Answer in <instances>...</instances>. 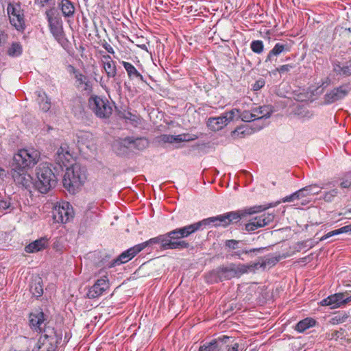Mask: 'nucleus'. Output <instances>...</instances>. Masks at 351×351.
<instances>
[{
  "mask_svg": "<svg viewBox=\"0 0 351 351\" xmlns=\"http://www.w3.org/2000/svg\"><path fill=\"white\" fill-rule=\"evenodd\" d=\"M59 8L65 17L73 16L75 13V7L69 0H62L59 3Z\"/></svg>",
  "mask_w": 351,
  "mask_h": 351,
  "instance_id": "nucleus-34",
  "label": "nucleus"
},
{
  "mask_svg": "<svg viewBox=\"0 0 351 351\" xmlns=\"http://www.w3.org/2000/svg\"><path fill=\"white\" fill-rule=\"evenodd\" d=\"M70 68L71 71H72L75 74V77L76 79V82L77 83L78 87L81 88L83 90L88 92L90 91L92 86L90 81L88 80V77L85 75L76 70L75 67L70 66Z\"/></svg>",
  "mask_w": 351,
  "mask_h": 351,
  "instance_id": "nucleus-26",
  "label": "nucleus"
},
{
  "mask_svg": "<svg viewBox=\"0 0 351 351\" xmlns=\"http://www.w3.org/2000/svg\"><path fill=\"white\" fill-rule=\"evenodd\" d=\"M349 90L348 86L346 85L335 88L324 95V102L330 104L340 100L348 95Z\"/></svg>",
  "mask_w": 351,
  "mask_h": 351,
  "instance_id": "nucleus-18",
  "label": "nucleus"
},
{
  "mask_svg": "<svg viewBox=\"0 0 351 351\" xmlns=\"http://www.w3.org/2000/svg\"><path fill=\"white\" fill-rule=\"evenodd\" d=\"M275 218L274 213H263L252 219L245 226V230L253 232L258 228L265 227L271 223Z\"/></svg>",
  "mask_w": 351,
  "mask_h": 351,
  "instance_id": "nucleus-13",
  "label": "nucleus"
},
{
  "mask_svg": "<svg viewBox=\"0 0 351 351\" xmlns=\"http://www.w3.org/2000/svg\"><path fill=\"white\" fill-rule=\"evenodd\" d=\"M4 174V170L0 167V177Z\"/></svg>",
  "mask_w": 351,
  "mask_h": 351,
  "instance_id": "nucleus-64",
  "label": "nucleus"
},
{
  "mask_svg": "<svg viewBox=\"0 0 351 351\" xmlns=\"http://www.w3.org/2000/svg\"><path fill=\"white\" fill-rule=\"evenodd\" d=\"M239 242V241L234 239L227 240L226 241V247H228L229 249L236 250L239 247L238 245Z\"/></svg>",
  "mask_w": 351,
  "mask_h": 351,
  "instance_id": "nucleus-54",
  "label": "nucleus"
},
{
  "mask_svg": "<svg viewBox=\"0 0 351 351\" xmlns=\"http://www.w3.org/2000/svg\"><path fill=\"white\" fill-rule=\"evenodd\" d=\"M125 119L126 120L130 121V122L135 127H137L138 125H141L142 122V119L138 115L132 114L130 112H128L125 114Z\"/></svg>",
  "mask_w": 351,
  "mask_h": 351,
  "instance_id": "nucleus-45",
  "label": "nucleus"
},
{
  "mask_svg": "<svg viewBox=\"0 0 351 351\" xmlns=\"http://www.w3.org/2000/svg\"><path fill=\"white\" fill-rule=\"evenodd\" d=\"M252 269V265L241 263H230L226 266L219 267L217 273L219 280L223 281L234 278H239L243 274L248 273Z\"/></svg>",
  "mask_w": 351,
  "mask_h": 351,
  "instance_id": "nucleus-7",
  "label": "nucleus"
},
{
  "mask_svg": "<svg viewBox=\"0 0 351 351\" xmlns=\"http://www.w3.org/2000/svg\"><path fill=\"white\" fill-rule=\"evenodd\" d=\"M290 46L287 43H277L273 49L269 52L265 62L271 61L272 56H278L283 52H289Z\"/></svg>",
  "mask_w": 351,
  "mask_h": 351,
  "instance_id": "nucleus-30",
  "label": "nucleus"
},
{
  "mask_svg": "<svg viewBox=\"0 0 351 351\" xmlns=\"http://www.w3.org/2000/svg\"><path fill=\"white\" fill-rule=\"evenodd\" d=\"M241 111L237 108H233L230 111L225 112L223 113V116L225 119H227V123H229L233 121L235 117L239 118Z\"/></svg>",
  "mask_w": 351,
  "mask_h": 351,
  "instance_id": "nucleus-44",
  "label": "nucleus"
},
{
  "mask_svg": "<svg viewBox=\"0 0 351 351\" xmlns=\"http://www.w3.org/2000/svg\"><path fill=\"white\" fill-rule=\"evenodd\" d=\"M250 48L254 53L260 54L264 49L263 42L259 40H253L250 44Z\"/></svg>",
  "mask_w": 351,
  "mask_h": 351,
  "instance_id": "nucleus-46",
  "label": "nucleus"
},
{
  "mask_svg": "<svg viewBox=\"0 0 351 351\" xmlns=\"http://www.w3.org/2000/svg\"><path fill=\"white\" fill-rule=\"evenodd\" d=\"M351 186V180H343L340 183V186L342 189H348Z\"/></svg>",
  "mask_w": 351,
  "mask_h": 351,
  "instance_id": "nucleus-56",
  "label": "nucleus"
},
{
  "mask_svg": "<svg viewBox=\"0 0 351 351\" xmlns=\"http://www.w3.org/2000/svg\"><path fill=\"white\" fill-rule=\"evenodd\" d=\"M6 39V35L4 34L3 32L0 30V46L2 43H3L5 41Z\"/></svg>",
  "mask_w": 351,
  "mask_h": 351,
  "instance_id": "nucleus-63",
  "label": "nucleus"
},
{
  "mask_svg": "<svg viewBox=\"0 0 351 351\" xmlns=\"http://www.w3.org/2000/svg\"><path fill=\"white\" fill-rule=\"evenodd\" d=\"M226 351H239V343H234L231 346H227Z\"/></svg>",
  "mask_w": 351,
  "mask_h": 351,
  "instance_id": "nucleus-58",
  "label": "nucleus"
},
{
  "mask_svg": "<svg viewBox=\"0 0 351 351\" xmlns=\"http://www.w3.org/2000/svg\"><path fill=\"white\" fill-rule=\"evenodd\" d=\"M295 114L302 121L308 120L311 119L313 116V114L311 111L302 106H298L295 108Z\"/></svg>",
  "mask_w": 351,
  "mask_h": 351,
  "instance_id": "nucleus-38",
  "label": "nucleus"
},
{
  "mask_svg": "<svg viewBox=\"0 0 351 351\" xmlns=\"http://www.w3.org/2000/svg\"><path fill=\"white\" fill-rule=\"evenodd\" d=\"M338 193V191L337 189H332L328 192H326L324 195V199L326 201V202H332L333 200V199L335 198V197L337 196Z\"/></svg>",
  "mask_w": 351,
  "mask_h": 351,
  "instance_id": "nucleus-51",
  "label": "nucleus"
},
{
  "mask_svg": "<svg viewBox=\"0 0 351 351\" xmlns=\"http://www.w3.org/2000/svg\"><path fill=\"white\" fill-rule=\"evenodd\" d=\"M22 52V46L19 43H12L8 50V55L12 57H18L21 55Z\"/></svg>",
  "mask_w": 351,
  "mask_h": 351,
  "instance_id": "nucleus-41",
  "label": "nucleus"
},
{
  "mask_svg": "<svg viewBox=\"0 0 351 351\" xmlns=\"http://www.w3.org/2000/svg\"><path fill=\"white\" fill-rule=\"evenodd\" d=\"M86 169L79 163H74L66 168L63 185L70 193H74L86 181Z\"/></svg>",
  "mask_w": 351,
  "mask_h": 351,
  "instance_id": "nucleus-2",
  "label": "nucleus"
},
{
  "mask_svg": "<svg viewBox=\"0 0 351 351\" xmlns=\"http://www.w3.org/2000/svg\"><path fill=\"white\" fill-rule=\"evenodd\" d=\"M35 94L37 96L36 101L40 108L43 112H48L51 108V99L43 90H37Z\"/></svg>",
  "mask_w": 351,
  "mask_h": 351,
  "instance_id": "nucleus-29",
  "label": "nucleus"
},
{
  "mask_svg": "<svg viewBox=\"0 0 351 351\" xmlns=\"http://www.w3.org/2000/svg\"><path fill=\"white\" fill-rule=\"evenodd\" d=\"M53 0H36V1L40 3L42 6H44L47 4L52 3Z\"/></svg>",
  "mask_w": 351,
  "mask_h": 351,
  "instance_id": "nucleus-62",
  "label": "nucleus"
},
{
  "mask_svg": "<svg viewBox=\"0 0 351 351\" xmlns=\"http://www.w3.org/2000/svg\"><path fill=\"white\" fill-rule=\"evenodd\" d=\"M108 80H106L104 77H101L99 80L100 86L105 90L107 89V82Z\"/></svg>",
  "mask_w": 351,
  "mask_h": 351,
  "instance_id": "nucleus-60",
  "label": "nucleus"
},
{
  "mask_svg": "<svg viewBox=\"0 0 351 351\" xmlns=\"http://www.w3.org/2000/svg\"><path fill=\"white\" fill-rule=\"evenodd\" d=\"M31 293L35 297H40L43 293V289L41 285V279L40 278H36L34 282H32L29 287Z\"/></svg>",
  "mask_w": 351,
  "mask_h": 351,
  "instance_id": "nucleus-39",
  "label": "nucleus"
},
{
  "mask_svg": "<svg viewBox=\"0 0 351 351\" xmlns=\"http://www.w3.org/2000/svg\"><path fill=\"white\" fill-rule=\"evenodd\" d=\"M49 246V239L47 237H43L27 245L25 247V251L27 253L33 254L45 250Z\"/></svg>",
  "mask_w": 351,
  "mask_h": 351,
  "instance_id": "nucleus-21",
  "label": "nucleus"
},
{
  "mask_svg": "<svg viewBox=\"0 0 351 351\" xmlns=\"http://www.w3.org/2000/svg\"><path fill=\"white\" fill-rule=\"evenodd\" d=\"M351 301V295L339 293L331 295L320 302L322 306H329L330 308H336Z\"/></svg>",
  "mask_w": 351,
  "mask_h": 351,
  "instance_id": "nucleus-16",
  "label": "nucleus"
},
{
  "mask_svg": "<svg viewBox=\"0 0 351 351\" xmlns=\"http://www.w3.org/2000/svg\"><path fill=\"white\" fill-rule=\"evenodd\" d=\"M99 277L90 287L87 292V297L90 299L97 298L101 296L110 287V282L108 274L104 270H100L98 273Z\"/></svg>",
  "mask_w": 351,
  "mask_h": 351,
  "instance_id": "nucleus-11",
  "label": "nucleus"
},
{
  "mask_svg": "<svg viewBox=\"0 0 351 351\" xmlns=\"http://www.w3.org/2000/svg\"><path fill=\"white\" fill-rule=\"evenodd\" d=\"M101 65L104 64H109L111 62H114V61L112 59V58L107 54H104L101 56Z\"/></svg>",
  "mask_w": 351,
  "mask_h": 351,
  "instance_id": "nucleus-55",
  "label": "nucleus"
},
{
  "mask_svg": "<svg viewBox=\"0 0 351 351\" xmlns=\"http://www.w3.org/2000/svg\"><path fill=\"white\" fill-rule=\"evenodd\" d=\"M316 322L311 317L305 318L300 321L295 326V330L298 332H303L306 330L314 326Z\"/></svg>",
  "mask_w": 351,
  "mask_h": 351,
  "instance_id": "nucleus-35",
  "label": "nucleus"
},
{
  "mask_svg": "<svg viewBox=\"0 0 351 351\" xmlns=\"http://www.w3.org/2000/svg\"><path fill=\"white\" fill-rule=\"evenodd\" d=\"M348 317V316L346 313L337 314L332 318L331 322L333 324H341L346 322Z\"/></svg>",
  "mask_w": 351,
  "mask_h": 351,
  "instance_id": "nucleus-50",
  "label": "nucleus"
},
{
  "mask_svg": "<svg viewBox=\"0 0 351 351\" xmlns=\"http://www.w3.org/2000/svg\"><path fill=\"white\" fill-rule=\"evenodd\" d=\"M44 321V313L43 312L31 313L29 315V325L31 328L36 332H42V334L44 329L47 327Z\"/></svg>",
  "mask_w": 351,
  "mask_h": 351,
  "instance_id": "nucleus-22",
  "label": "nucleus"
},
{
  "mask_svg": "<svg viewBox=\"0 0 351 351\" xmlns=\"http://www.w3.org/2000/svg\"><path fill=\"white\" fill-rule=\"evenodd\" d=\"M47 19L51 34L59 43H62L64 40V34L61 20L49 14H47Z\"/></svg>",
  "mask_w": 351,
  "mask_h": 351,
  "instance_id": "nucleus-17",
  "label": "nucleus"
},
{
  "mask_svg": "<svg viewBox=\"0 0 351 351\" xmlns=\"http://www.w3.org/2000/svg\"><path fill=\"white\" fill-rule=\"evenodd\" d=\"M128 138H130V149L141 151L145 149L149 145V142L145 138L128 137Z\"/></svg>",
  "mask_w": 351,
  "mask_h": 351,
  "instance_id": "nucleus-32",
  "label": "nucleus"
},
{
  "mask_svg": "<svg viewBox=\"0 0 351 351\" xmlns=\"http://www.w3.org/2000/svg\"><path fill=\"white\" fill-rule=\"evenodd\" d=\"M280 260V257L269 256L265 258L262 263V266H273L275 265Z\"/></svg>",
  "mask_w": 351,
  "mask_h": 351,
  "instance_id": "nucleus-49",
  "label": "nucleus"
},
{
  "mask_svg": "<svg viewBox=\"0 0 351 351\" xmlns=\"http://www.w3.org/2000/svg\"><path fill=\"white\" fill-rule=\"evenodd\" d=\"M55 160L61 168H66L73 165L71 163L73 160V152L66 143L62 144L58 148Z\"/></svg>",
  "mask_w": 351,
  "mask_h": 351,
  "instance_id": "nucleus-14",
  "label": "nucleus"
},
{
  "mask_svg": "<svg viewBox=\"0 0 351 351\" xmlns=\"http://www.w3.org/2000/svg\"><path fill=\"white\" fill-rule=\"evenodd\" d=\"M130 142L128 137L117 139L112 143V149L118 155L125 154L130 149Z\"/></svg>",
  "mask_w": 351,
  "mask_h": 351,
  "instance_id": "nucleus-27",
  "label": "nucleus"
},
{
  "mask_svg": "<svg viewBox=\"0 0 351 351\" xmlns=\"http://www.w3.org/2000/svg\"><path fill=\"white\" fill-rule=\"evenodd\" d=\"M62 335L53 328L47 326L41 334L36 350L34 351H55L57 345L61 341Z\"/></svg>",
  "mask_w": 351,
  "mask_h": 351,
  "instance_id": "nucleus-5",
  "label": "nucleus"
},
{
  "mask_svg": "<svg viewBox=\"0 0 351 351\" xmlns=\"http://www.w3.org/2000/svg\"><path fill=\"white\" fill-rule=\"evenodd\" d=\"M187 237L184 227L174 229L166 234H160L158 237L150 239L149 240L138 244L141 250H143L147 246L152 244H159L161 250H183L189 247V243L182 239Z\"/></svg>",
  "mask_w": 351,
  "mask_h": 351,
  "instance_id": "nucleus-1",
  "label": "nucleus"
},
{
  "mask_svg": "<svg viewBox=\"0 0 351 351\" xmlns=\"http://www.w3.org/2000/svg\"><path fill=\"white\" fill-rule=\"evenodd\" d=\"M300 193H301L300 191H297L295 193L285 197L284 198L282 199L281 201L276 202V205L275 206H276L278 204H279L281 202H293V201H295L296 199H301V197H300ZM271 204H275V203H271Z\"/></svg>",
  "mask_w": 351,
  "mask_h": 351,
  "instance_id": "nucleus-47",
  "label": "nucleus"
},
{
  "mask_svg": "<svg viewBox=\"0 0 351 351\" xmlns=\"http://www.w3.org/2000/svg\"><path fill=\"white\" fill-rule=\"evenodd\" d=\"M230 339V337H228V336H223L221 337H219L217 340H215L217 343L219 344V342H224V343H226L227 342V340H229Z\"/></svg>",
  "mask_w": 351,
  "mask_h": 351,
  "instance_id": "nucleus-61",
  "label": "nucleus"
},
{
  "mask_svg": "<svg viewBox=\"0 0 351 351\" xmlns=\"http://www.w3.org/2000/svg\"><path fill=\"white\" fill-rule=\"evenodd\" d=\"M88 107L96 117L108 119L112 113V106L105 97L91 95L88 101Z\"/></svg>",
  "mask_w": 351,
  "mask_h": 351,
  "instance_id": "nucleus-6",
  "label": "nucleus"
},
{
  "mask_svg": "<svg viewBox=\"0 0 351 351\" xmlns=\"http://www.w3.org/2000/svg\"><path fill=\"white\" fill-rule=\"evenodd\" d=\"M199 351H221V347L216 341H212L208 343L201 346Z\"/></svg>",
  "mask_w": 351,
  "mask_h": 351,
  "instance_id": "nucleus-42",
  "label": "nucleus"
},
{
  "mask_svg": "<svg viewBox=\"0 0 351 351\" xmlns=\"http://www.w3.org/2000/svg\"><path fill=\"white\" fill-rule=\"evenodd\" d=\"M121 64L125 69L128 77L130 80L138 79L142 82H145L143 76L137 71V69L131 63L122 61Z\"/></svg>",
  "mask_w": 351,
  "mask_h": 351,
  "instance_id": "nucleus-31",
  "label": "nucleus"
},
{
  "mask_svg": "<svg viewBox=\"0 0 351 351\" xmlns=\"http://www.w3.org/2000/svg\"><path fill=\"white\" fill-rule=\"evenodd\" d=\"M276 205V204H268L267 205L254 206L243 210L226 213L223 214L225 227L228 226L232 222L239 221L241 218L244 217L247 215H252L261 213L269 208L274 207Z\"/></svg>",
  "mask_w": 351,
  "mask_h": 351,
  "instance_id": "nucleus-8",
  "label": "nucleus"
},
{
  "mask_svg": "<svg viewBox=\"0 0 351 351\" xmlns=\"http://www.w3.org/2000/svg\"><path fill=\"white\" fill-rule=\"evenodd\" d=\"M10 22L18 31L23 32L25 27L24 12L19 3H10L7 8Z\"/></svg>",
  "mask_w": 351,
  "mask_h": 351,
  "instance_id": "nucleus-10",
  "label": "nucleus"
},
{
  "mask_svg": "<svg viewBox=\"0 0 351 351\" xmlns=\"http://www.w3.org/2000/svg\"><path fill=\"white\" fill-rule=\"evenodd\" d=\"M35 186L41 193H47L56 184V178L51 170V165L47 162L40 163L36 168Z\"/></svg>",
  "mask_w": 351,
  "mask_h": 351,
  "instance_id": "nucleus-3",
  "label": "nucleus"
},
{
  "mask_svg": "<svg viewBox=\"0 0 351 351\" xmlns=\"http://www.w3.org/2000/svg\"><path fill=\"white\" fill-rule=\"evenodd\" d=\"M140 245H136L122 252L117 258L111 261L108 265L107 267L108 268H112L116 267L117 265H120L123 263H125L130 261L133 257H134L141 250Z\"/></svg>",
  "mask_w": 351,
  "mask_h": 351,
  "instance_id": "nucleus-15",
  "label": "nucleus"
},
{
  "mask_svg": "<svg viewBox=\"0 0 351 351\" xmlns=\"http://www.w3.org/2000/svg\"><path fill=\"white\" fill-rule=\"evenodd\" d=\"M102 68L104 69L108 79L114 78L117 76V69L115 62L109 64H104L102 65Z\"/></svg>",
  "mask_w": 351,
  "mask_h": 351,
  "instance_id": "nucleus-40",
  "label": "nucleus"
},
{
  "mask_svg": "<svg viewBox=\"0 0 351 351\" xmlns=\"http://www.w3.org/2000/svg\"><path fill=\"white\" fill-rule=\"evenodd\" d=\"M322 189V187H319L317 184H311L306 186L298 191L301 192L300 195L301 198H302L309 195L318 194L321 191Z\"/></svg>",
  "mask_w": 351,
  "mask_h": 351,
  "instance_id": "nucleus-36",
  "label": "nucleus"
},
{
  "mask_svg": "<svg viewBox=\"0 0 351 351\" xmlns=\"http://www.w3.org/2000/svg\"><path fill=\"white\" fill-rule=\"evenodd\" d=\"M160 141L165 143H174L194 141L198 138L197 134H182L178 135L162 134L160 137Z\"/></svg>",
  "mask_w": 351,
  "mask_h": 351,
  "instance_id": "nucleus-19",
  "label": "nucleus"
},
{
  "mask_svg": "<svg viewBox=\"0 0 351 351\" xmlns=\"http://www.w3.org/2000/svg\"><path fill=\"white\" fill-rule=\"evenodd\" d=\"M73 217V210L68 202L56 203L52 210V217L56 223H66Z\"/></svg>",
  "mask_w": 351,
  "mask_h": 351,
  "instance_id": "nucleus-12",
  "label": "nucleus"
},
{
  "mask_svg": "<svg viewBox=\"0 0 351 351\" xmlns=\"http://www.w3.org/2000/svg\"><path fill=\"white\" fill-rule=\"evenodd\" d=\"M330 84V79L329 77H326L322 80V84H320V87L323 88H326Z\"/></svg>",
  "mask_w": 351,
  "mask_h": 351,
  "instance_id": "nucleus-59",
  "label": "nucleus"
},
{
  "mask_svg": "<svg viewBox=\"0 0 351 351\" xmlns=\"http://www.w3.org/2000/svg\"><path fill=\"white\" fill-rule=\"evenodd\" d=\"M293 67L292 64H284L276 68L273 73L275 74L276 72H278L280 74H283L289 72Z\"/></svg>",
  "mask_w": 351,
  "mask_h": 351,
  "instance_id": "nucleus-52",
  "label": "nucleus"
},
{
  "mask_svg": "<svg viewBox=\"0 0 351 351\" xmlns=\"http://www.w3.org/2000/svg\"><path fill=\"white\" fill-rule=\"evenodd\" d=\"M263 128V125H258L256 123H253L251 125H243L239 127H237L233 131V135L234 136L239 138H243L245 136L250 135L255 132L256 131H258Z\"/></svg>",
  "mask_w": 351,
  "mask_h": 351,
  "instance_id": "nucleus-23",
  "label": "nucleus"
},
{
  "mask_svg": "<svg viewBox=\"0 0 351 351\" xmlns=\"http://www.w3.org/2000/svg\"><path fill=\"white\" fill-rule=\"evenodd\" d=\"M265 80L263 78H260L252 84V89L254 91H258L260 89H261L265 86Z\"/></svg>",
  "mask_w": 351,
  "mask_h": 351,
  "instance_id": "nucleus-53",
  "label": "nucleus"
},
{
  "mask_svg": "<svg viewBox=\"0 0 351 351\" xmlns=\"http://www.w3.org/2000/svg\"><path fill=\"white\" fill-rule=\"evenodd\" d=\"M263 248H252V249H250V250H247V249H245V250H238V251H234V252H232L231 254H230V256L232 257H235V258H237L239 259H241V260H244L242 257H241V255L243 254H250V253H252V252H261V250H263Z\"/></svg>",
  "mask_w": 351,
  "mask_h": 351,
  "instance_id": "nucleus-43",
  "label": "nucleus"
},
{
  "mask_svg": "<svg viewBox=\"0 0 351 351\" xmlns=\"http://www.w3.org/2000/svg\"><path fill=\"white\" fill-rule=\"evenodd\" d=\"M349 232H351V225L345 226L339 229H336V230L330 231L328 233H326V234H324V236H322L319 239V241H324V240H326L333 236L339 235V234H343V233H347Z\"/></svg>",
  "mask_w": 351,
  "mask_h": 351,
  "instance_id": "nucleus-37",
  "label": "nucleus"
},
{
  "mask_svg": "<svg viewBox=\"0 0 351 351\" xmlns=\"http://www.w3.org/2000/svg\"><path fill=\"white\" fill-rule=\"evenodd\" d=\"M40 152L34 148L21 149L14 156V168L18 170L31 169L38 163Z\"/></svg>",
  "mask_w": 351,
  "mask_h": 351,
  "instance_id": "nucleus-4",
  "label": "nucleus"
},
{
  "mask_svg": "<svg viewBox=\"0 0 351 351\" xmlns=\"http://www.w3.org/2000/svg\"><path fill=\"white\" fill-rule=\"evenodd\" d=\"M252 110L254 112L253 114L256 121L254 123H256V125H260L259 124H258V123L261 122L263 119L269 118L273 112L271 106H263L256 107L253 108Z\"/></svg>",
  "mask_w": 351,
  "mask_h": 351,
  "instance_id": "nucleus-25",
  "label": "nucleus"
},
{
  "mask_svg": "<svg viewBox=\"0 0 351 351\" xmlns=\"http://www.w3.org/2000/svg\"><path fill=\"white\" fill-rule=\"evenodd\" d=\"M102 46L109 53L114 54V50L110 44H108V43H105L103 44Z\"/></svg>",
  "mask_w": 351,
  "mask_h": 351,
  "instance_id": "nucleus-57",
  "label": "nucleus"
},
{
  "mask_svg": "<svg viewBox=\"0 0 351 351\" xmlns=\"http://www.w3.org/2000/svg\"><path fill=\"white\" fill-rule=\"evenodd\" d=\"M12 176L16 184L21 185L26 189L29 187L32 183V176L25 173V170L20 171L14 168L12 169Z\"/></svg>",
  "mask_w": 351,
  "mask_h": 351,
  "instance_id": "nucleus-20",
  "label": "nucleus"
},
{
  "mask_svg": "<svg viewBox=\"0 0 351 351\" xmlns=\"http://www.w3.org/2000/svg\"><path fill=\"white\" fill-rule=\"evenodd\" d=\"M332 70L337 75L348 77L351 75V60L344 63L335 61L332 63Z\"/></svg>",
  "mask_w": 351,
  "mask_h": 351,
  "instance_id": "nucleus-24",
  "label": "nucleus"
},
{
  "mask_svg": "<svg viewBox=\"0 0 351 351\" xmlns=\"http://www.w3.org/2000/svg\"><path fill=\"white\" fill-rule=\"evenodd\" d=\"M253 110L252 112L245 110L240 112L239 119L245 122L255 121Z\"/></svg>",
  "mask_w": 351,
  "mask_h": 351,
  "instance_id": "nucleus-48",
  "label": "nucleus"
},
{
  "mask_svg": "<svg viewBox=\"0 0 351 351\" xmlns=\"http://www.w3.org/2000/svg\"><path fill=\"white\" fill-rule=\"evenodd\" d=\"M225 227L223 215L204 219L198 222L184 226L187 237L195 232L203 230L206 227Z\"/></svg>",
  "mask_w": 351,
  "mask_h": 351,
  "instance_id": "nucleus-9",
  "label": "nucleus"
},
{
  "mask_svg": "<svg viewBox=\"0 0 351 351\" xmlns=\"http://www.w3.org/2000/svg\"><path fill=\"white\" fill-rule=\"evenodd\" d=\"M227 119L221 114L219 117H210L207 121V126L213 131H219L226 127L228 123Z\"/></svg>",
  "mask_w": 351,
  "mask_h": 351,
  "instance_id": "nucleus-28",
  "label": "nucleus"
},
{
  "mask_svg": "<svg viewBox=\"0 0 351 351\" xmlns=\"http://www.w3.org/2000/svg\"><path fill=\"white\" fill-rule=\"evenodd\" d=\"M77 143L80 145H85L88 149L93 150L95 149V143L92 141V134L88 132L82 133L77 136Z\"/></svg>",
  "mask_w": 351,
  "mask_h": 351,
  "instance_id": "nucleus-33",
  "label": "nucleus"
}]
</instances>
